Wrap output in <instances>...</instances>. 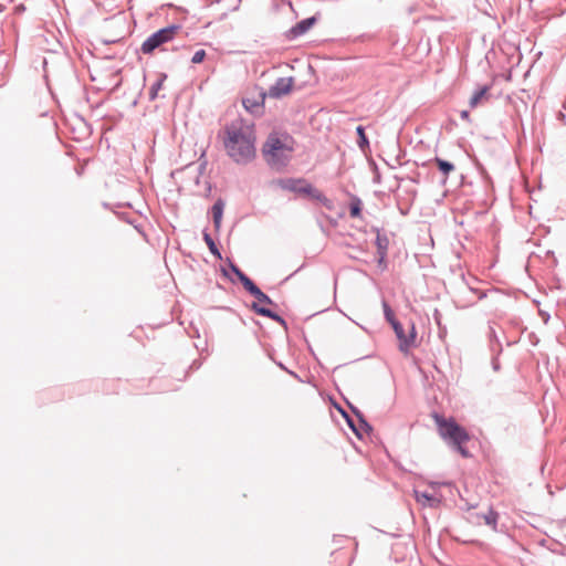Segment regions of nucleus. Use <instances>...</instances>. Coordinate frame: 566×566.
Segmentation results:
<instances>
[{"label":"nucleus","instance_id":"obj_1","mask_svg":"<svg viewBox=\"0 0 566 566\" xmlns=\"http://www.w3.org/2000/svg\"><path fill=\"white\" fill-rule=\"evenodd\" d=\"M223 147L229 158L238 165H248L256 156L255 133L253 125L245 124L239 117L226 124Z\"/></svg>","mask_w":566,"mask_h":566},{"label":"nucleus","instance_id":"obj_2","mask_svg":"<svg viewBox=\"0 0 566 566\" xmlns=\"http://www.w3.org/2000/svg\"><path fill=\"white\" fill-rule=\"evenodd\" d=\"M433 418L442 440L463 458H470L472 454L468 448L464 447V443L470 440L469 432L465 428L460 426L452 417L447 419L439 413H434Z\"/></svg>","mask_w":566,"mask_h":566},{"label":"nucleus","instance_id":"obj_3","mask_svg":"<svg viewBox=\"0 0 566 566\" xmlns=\"http://www.w3.org/2000/svg\"><path fill=\"white\" fill-rule=\"evenodd\" d=\"M292 148L287 147L276 135L271 134L262 147L266 164L276 169L285 167L290 161Z\"/></svg>","mask_w":566,"mask_h":566},{"label":"nucleus","instance_id":"obj_4","mask_svg":"<svg viewBox=\"0 0 566 566\" xmlns=\"http://www.w3.org/2000/svg\"><path fill=\"white\" fill-rule=\"evenodd\" d=\"M180 30L181 27L179 24H170L155 31L143 42L140 51L144 54H153L155 50L171 42Z\"/></svg>","mask_w":566,"mask_h":566},{"label":"nucleus","instance_id":"obj_5","mask_svg":"<svg viewBox=\"0 0 566 566\" xmlns=\"http://www.w3.org/2000/svg\"><path fill=\"white\" fill-rule=\"evenodd\" d=\"M390 326L392 327L395 335L399 340V350L401 353L408 354L410 348L416 346L417 331L415 324L410 323V329L408 334H406L405 328L399 321L392 322V325Z\"/></svg>","mask_w":566,"mask_h":566},{"label":"nucleus","instance_id":"obj_6","mask_svg":"<svg viewBox=\"0 0 566 566\" xmlns=\"http://www.w3.org/2000/svg\"><path fill=\"white\" fill-rule=\"evenodd\" d=\"M275 182L283 190L308 197L314 188V186L304 178H280Z\"/></svg>","mask_w":566,"mask_h":566},{"label":"nucleus","instance_id":"obj_7","mask_svg":"<svg viewBox=\"0 0 566 566\" xmlns=\"http://www.w3.org/2000/svg\"><path fill=\"white\" fill-rule=\"evenodd\" d=\"M317 22L316 15L308 17L298 21L292 28L284 32V38L287 41H294L304 35Z\"/></svg>","mask_w":566,"mask_h":566},{"label":"nucleus","instance_id":"obj_8","mask_svg":"<svg viewBox=\"0 0 566 566\" xmlns=\"http://www.w3.org/2000/svg\"><path fill=\"white\" fill-rule=\"evenodd\" d=\"M293 84V77H279L275 83L269 87L265 94L272 98H281L292 91Z\"/></svg>","mask_w":566,"mask_h":566},{"label":"nucleus","instance_id":"obj_9","mask_svg":"<svg viewBox=\"0 0 566 566\" xmlns=\"http://www.w3.org/2000/svg\"><path fill=\"white\" fill-rule=\"evenodd\" d=\"M265 91H260L258 96L244 97L242 105L247 112L254 116H261L264 112Z\"/></svg>","mask_w":566,"mask_h":566},{"label":"nucleus","instance_id":"obj_10","mask_svg":"<svg viewBox=\"0 0 566 566\" xmlns=\"http://www.w3.org/2000/svg\"><path fill=\"white\" fill-rule=\"evenodd\" d=\"M250 308L255 314L263 316V317L271 318V319L275 321L276 323H279L281 326H283L285 329H287L286 321L281 315H279L276 312L272 311L271 308L262 306L258 303H252Z\"/></svg>","mask_w":566,"mask_h":566},{"label":"nucleus","instance_id":"obj_11","mask_svg":"<svg viewBox=\"0 0 566 566\" xmlns=\"http://www.w3.org/2000/svg\"><path fill=\"white\" fill-rule=\"evenodd\" d=\"M244 290L256 300L255 303L274 305L273 300L268 294H265L253 281L247 285Z\"/></svg>","mask_w":566,"mask_h":566},{"label":"nucleus","instance_id":"obj_12","mask_svg":"<svg viewBox=\"0 0 566 566\" xmlns=\"http://www.w3.org/2000/svg\"><path fill=\"white\" fill-rule=\"evenodd\" d=\"M374 232H376L375 244L377 248V255H381L382 258H387L388 248H389V239L386 233H382L379 228H373Z\"/></svg>","mask_w":566,"mask_h":566},{"label":"nucleus","instance_id":"obj_13","mask_svg":"<svg viewBox=\"0 0 566 566\" xmlns=\"http://www.w3.org/2000/svg\"><path fill=\"white\" fill-rule=\"evenodd\" d=\"M415 496L418 503L422 504L423 506L429 507H438L441 503L440 499H438L436 495L428 493V492H421L418 490H415Z\"/></svg>","mask_w":566,"mask_h":566},{"label":"nucleus","instance_id":"obj_14","mask_svg":"<svg viewBox=\"0 0 566 566\" xmlns=\"http://www.w3.org/2000/svg\"><path fill=\"white\" fill-rule=\"evenodd\" d=\"M223 209H224V202L222 199H218L212 208V219H213V226L217 230L221 227L222 216H223Z\"/></svg>","mask_w":566,"mask_h":566},{"label":"nucleus","instance_id":"obj_15","mask_svg":"<svg viewBox=\"0 0 566 566\" xmlns=\"http://www.w3.org/2000/svg\"><path fill=\"white\" fill-rule=\"evenodd\" d=\"M228 264L230 271L235 275L237 280L242 284L243 289H245L247 285L252 282V280L230 259H228Z\"/></svg>","mask_w":566,"mask_h":566},{"label":"nucleus","instance_id":"obj_16","mask_svg":"<svg viewBox=\"0 0 566 566\" xmlns=\"http://www.w3.org/2000/svg\"><path fill=\"white\" fill-rule=\"evenodd\" d=\"M348 405H349V408H350V410L353 411V413H354V415L357 417V419H358V422H359V424H358V426H359V428H360L364 432H366V433H368V434H369V433L373 431V427H371V424L366 420L365 416L363 415V412H361L357 407H355V406H353V405H350V403H348Z\"/></svg>","mask_w":566,"mask_h":566},{"label":"nucleus","instance_id":"obj_17","mask_svg":"<svg viewBox=\"0 0 566 566\" xmlns=\"http://www.w3.org/2000/svg\"><path fill=\"white\" fill-rule=\"evenodd\" d=\"M490 85H482L479 86L474 93L472 94L469 104L471 108H474L479 105L480 101L486 95V93L490 91Z\"/></svg>","mask_w":566,"mask_h":566},{"label":"nucleus","instance_id":"obj_18","mask_svg":"<svg viewBox=\"0 0 566 566\" xmlns=\"http://www.w3.org/2000/svg\"><path fill=\"white\" fill-rule=\"evenodd\" d=\"M433 161L436 163L439 171L444 176L448 177L452 171L455 170V166L446 159H442L440 157H434Z\"/></svg>","mask_w":566,"mask_h":566},{"label":"nucleus","instance_id":"obj_19","mask_svg":"<svg viewBox=\"0 0 566 566\" xmlns=\"http://www.w3.org/2000/svg\"><path fill=\"white\" fill-rule=\"evenodd\" d=\"M489 343L493 354L500 355L502 353V344L492 326H490Z\"/></svg>","mask_w":566,"mask_h":566},{"label":"nucleus","instance_id":"obj_20","mask_svg":"<svg viewBox=\"0 0 566 566\" xmlns=\"http://www.w3.org/2000/svg\"><path fill=\"white\" fill-rule=\"evenodd\" d=\"M203 241L206 242L207 247L209 248V251L213 256L217 259H222L221 252L216 243V241L212 239L211 234L207 232L206 230L202 232Z\"/></svg>","mask_w":566,"mask_h":566},{"label":"nucleus","instance_id":"obj_21","mask_svg":"<svg viewBox=\"0 0 566 566\" xmlns=\"http://www.w3.org/2000/svg\"><path fill=\"white\" fill-rule=\"evenodd\" d=\"M166 78L167 74L161 73L160 76L151 84L148 93L149 101H155L158 97V92L161 90Z\"/></svg>","mask_w":566,"mask_h":566},{"label":"nucleus","instance_id":"obj_22","mask_svg":"<svg viewBox=\"0 0 566 566\" xmlns=\"http://www.w3.org/2000/svg\"><path fill=\"white\" fill-rule=\"evenodd\" d=\"M310 197L317 200L318 202H321L322 206L325 207L327 210H333V208H334L333 201L331 199H328L322 191H319L315 187L313 188V191Z\"/></svg>","mask_w":566,"mask_h":566},{"label":"nucleus","instance_id":"obj_23","mask_svg":"<svg viewBox=\"0 0 566 566\" xmlns=\"http://www.w3.org/2000/svg\"><path fill=\"white\" fill-rule=\"evenodd\" d=\"M356 134H357V145L361 151H366L369 149V140L365 134V127L361 125H358L356 127Z\"/></svg>","mask_w":566,"mask_h":566},{"label":"nucleus","instance_id":"obj_24","mask_svg":"<svg viewBox=\"0 0 566 566\" xmlns=\"http://www.w3.org/2000/svg\"><path fill=\"white\" fill-rule=\"evenodd\" d=\"M361 207L363 202L359 197L352 196L349 202V214L352 218H360L361 217Z\"/></svg>","mask_w":566,"mask_h":566},{"label":"nucleus","instance_id":"obj_25","mask_svg":"<svg viewBox=\"0 0 566 566\" xmlns=\"http://www.w3.org/2000/svg\"><path fill=\"white\" fill-rule=\"evenodd\" d=\"M483 518L486 525L495 528L497 524L499 513L493 509H490L489 512L483 515Z\"/></svg>","mask_w":566,"mask_h":566},{"label":"nucleus","instance_id":"obj_26","mask_svg":"<svg viewBox=\"0 0 566 566\" xmlns=\"http://www.w3.org/2000/svg\"><path fill=\"white\" fill-rule=\"evenodd\" d=\"M382 310H384V316H385V319H386L390 325H392V322H397V321H398V319L396 318L395 313H394V311L391 310L390 305H389L386 301H382Z\"/></svg>","mask_w":566,"mask_h":566},{"label":"nucleus","instance_id":"obj_27","mask_svg":"<svg viewBox=\"0 0 566 566\" xmlns=\"http://www.w3.org/2000/svg\"><path fill=\"white\" fill-rule=\"evenodd\" d=\"M206 55H207L206 51L203 49H200V50L195 52V54L191 57V62L193 64H199V63H201L205 60Z\"/></svg>","mask_w":566,"mask_h":566},{"label":"nucleus","instance_id":"obj_28","mask_svg":"<svg viewBox=\"0 0 566 566\" xmlns=\"http://www.w3.org/2000/svg\"><path fill=\"white\" fill-rule=\"evenodd\" d=\"M340 411H342V415H343V417L345 418V420H346V422H347V424H348V427H349V428H353L354 426H356V423H355V421L353 420V418H352V417H350L346 411H344V410H342V409H340Z\"/></svg>","mask_w":566,"mask_h":566},{"label":"nucleus","instance_id":"obj_29","mask_svg":"<svg viewBox=\"0 0 566 566\" xmlns=\"http://www.w3.org/2000/svg\"><path fill=\"white\" fill-rule=\"evenodd\" d=\"M468 291H469L470 293H476V294H478V298H479V300H482V298H484V297L486 296V293H485V292L480 291V290H476V289H473V287H470Z\"/></svg>","mask_w":566,"mask_h":566},{"label":"nucleus","instance_id":"obj_30","mask_svg":"<svg viewBox=\"0 0 566 566\" xmlns=\"http://www.w3.org/2000/svg\"><path fill=\"white\" fill-rule=\"evenodd\" d=\"M352 431L355 433V436L358 438V439H361L363 438V430L359 428V426H354L353 428H350Z\"/></svg>","mask_w":566,"mask_h":566},{"label":"nucleus","instance_id":"obj_31","mask_svg":"<svg viewBox=\"0 0 566 566\" xmlns=\"http://www.w3.org/2000/svg\"><path fill=\"white\" fill-rule=\"evenodd\" d=\"M352 431L355 433V436L358 438V439H361L363 438V430L359 428V426H354L353 428H350Z\"/></svg>","mask_w":566,"mask_h":566},{"label":"nucleus","instance_id":"obj_32","mask_svg":"<svg viewBox=\"0 0 566 566\" xmlns=\"http://www.w3.org/2000/svg\"><path fill=\"white\" fill-rule=\"evenodd\" d=\"M352 431L355 433V436L358 438V439H361L363 438V430L359 428V426H354L353 428H350Z\"/></svg>","mask_w":566,"mask_h":566},{"label":"nucleus","instance_id":"obj_33","mask_svg":"<svg viewBox=\"0 0 566 566\" xmlns=\"http://www.w3.org/2000/svg\"><path fill=\"white\" fill-rule=\"evenodd\" d=\"M499 355L494 354V357L492 358V367L495 371L500 370V363L497 360Z\"/></svg>","mask_w":566,"mask_h":566},{"label":"nucleus","instance_id":"obj_34","mask_svg":"<svg viewBox=\"0 0 566 566\" xmlns=\"http://www.w3.org/2000/svg\"><path fill=\"white\" fill-rule=\"evenodd\" d=\"M378 256V266H384L386 268L387 266V263H386V258H382L381 255H377Z\"/></svg>","mask_w":566,"mask_h":566},{"label":"nucleus","instance_id":"obj_35","mask_svg":"<svg viewBox=\"0 0 566 566\" xmlns=\"http://www.w3.org/2000/svg\"><path fill=\"white\" fill-rule=\"evenodd\" d=\"M460 117H461L462 119L469 120V119H470V113H469V111H465V109H464V111H461V113H460Z\"/></svg>","mask_w":566,"mask_h":566},{"label":"nucleus","instance_id":"obj_36","mask_svg":"<svg viewBox=\"0 0 566 566\" xmlns=\"http://www.w3.org/2000/svg\"><path fill=\"white\" fill-rule=\"evenodd\" d=\"M433 318H434L436 323H437L438 325H440L441 314H440V312H439L438 310H434Z\"/></svg>","mask_w":566,"mask_h":566},{"label":"nucleus","instance_id":"obj_37","mask_svg":"<svg viewBox=\"0 0 566 566\" xmlns=\"http://www.w3.org/2000/svg\"><path fill=\"white\" fill-rule=\"evenodd\" d=\"M222 273H223V275H224L226 277H228L232 283H234V282H235V281H234V279H232V277L229 275V272H228L224 268H222Z\"/></svg>","mask_w":566,"mask_h":566},{"label":"nucleus","instance_id":"obj_38","mask_svg":"<svg viewBox=\"0 0 566 566\" xmlns=\"http://www.w3.org/2000/svg\"><path fill=\"white\" fill-rule=\"evenodd\" d=\"M279 366H280V368H282V369L286 370V371H287V373H290L291 375L296 376L293 371L287 370V368H286L282 363H280V364H279Z\"/></svg>","mask_w":566,"mask_h":566},{"label":"nucleus","instance_id":"obj_39","mask_svg":"<svg viewBox=\"0 0 566 566\" xmlns=\"http://www.w3.org/2000/svg\"><path fill=\"white\" fill-rule=\"evenodd\" d=\"M474 304H475V301H471V302H469V303H467V304H463V305H461V306H462V307H467V306L474 305Z\"/></svg>","mask_w":566,"mask_h":566}]
</instances>
